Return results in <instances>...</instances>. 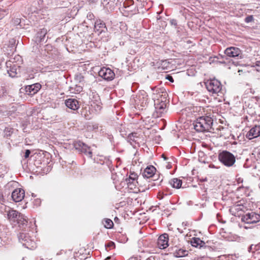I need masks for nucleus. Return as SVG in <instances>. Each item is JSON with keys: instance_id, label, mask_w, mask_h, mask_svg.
Listing matches in <instances>:
<instances>
[{"instance_id": "nucleus-1", "label": "nucleus", "mask_w": 260, "mask_h": 260, "mask_svg": "<svg viewBox=\"0 0 260 260\" xmlns=\"http://www.w3.org/2000/svg\"><path fill=\"white\" fill-rule=\"evenodd\" d=\"M213 119L211 115L198 118L193 123L194 128L199 132L210 131L212 128Z\"/></svg>"}, {"instance_id": "nucleus-2", "label": "nucleus", "mask_w": 260, "mask_h": 260, "mask_svg": "<svg viewBox=\"0 0 260 260\" xmlns=\"http://www.w3.org/2000/svg\"><path fill=\"white\" fill-rule=\"evenodd\" d=\"M18 240L22 245L26 248L32 249L36 247V242L29 234L21 233L18 235Z\"/></svg>"}, {"instance_id": "nucleus-3", "label": "nucleus", "mask_w": 260, "mask_h": 260, "mask_svg": "<svg viewBox=\"0 0 260 260\" xmlns=\"http://www.w3.org/2000/svg\"><path fill=\"white\" fill-rule=\"evenodd\" d=\"M218 159L224 166L229 167L232 166L236 161L234 155L227 151H223L220 153Z\"/></svg>"}, {"instance_id": "nucleus-4", "label": "nucleus", "mask_w": 260, "mask_h": 260, "mask_svg": "<svg viewBox=\"0 0 260 260\" xmlns=\"http://www.w3.org/2000/svg\"><path fill=\"white\" fill-rule=\"evenodd\" d=\"M205 84L207 90L212 94H217L222 88L220 82L216 79L208 80Z\"/></svg>"}, {"instance_id": "nucleus-5", "label": "nucleus", "mask_w": 260, "mask_h": 260, "mask_svg": "<svg viewBox=\"0 0 260 260\" xmlns=\"http://www.w3.org/2000/svg\"><path fill=\"white\" fill-rule=\"evenodd\" d=\"M162 96V94L160 93H153L152 99L154 101V105L156 112L159 115L164 113L166 108V104L161 99L160 102L159 98Z\"/></svg>"}, {"instance_id": "nucleus-6", "label": "nucleus", "mask_w": 260, "mask_h": 260, "mask_svg": "<svg viewBox=\"0 0 260 260\" xmlns=\"http://www.w3.org/2000/svg\"><path fill=\"white\" fill-rule=\"evenodd\" d=\"M241 219L242 221L248 224L256 223L260 221V215L251 212L243 216Z\"/></svg>"}, {"instance_id": "nucleus-7", "label": "nucleus", "mask_w": 260, "mask_h": 260, "mask_svg": "<svg viewBox=\"0 0 260 260\" xmlns=\"http://www.w3.org/2000/svg\"><path fill=\"white\" fill-rule=\"evenodd\" d=\"M135 103L141 107H145L148 103V95L144 90L140 91L136 95Z\"/></svg>"}, {"instance_id": "nucleus-8", "label": "nucleus", "mask_w": 260, "mask_h": 260, "mask_svg": "<svg viewBox=\"0 0 260 260\" xmlns=\"http://www.w3.org/2000/svg\"><path fill=\"white\" fill-rule=\"evenodd\" d=\"M74 147L75 149L79 152L84 153L89 157H91L92 151L90 148L85 143L80 141L77 142L74 144Z\"/></svg>"}, {"instance_id": "nucleus-9", "label": "nucleus", "mask_w": 260, "mask_h": 260, "mask_svg": "<svg viewBox=\"0 0 260 260\" xmlns=\"http://www.w3.org/2000/svg\"><path fill=\"white\" fill-rule=\"evenodd\" d=\"M172 242L173 243V244L175 245L173 249V254L175 256L181 257L187 255L188 251L181 248L178 249V247H177V245L178 244V239L174 238L172 240Z\"/></svg>"}, {"instance_id": "nucleus-10", "label": "nucleus", "mask_w": 260, "mask_h": 260, "mask_svg": "<svg viewBox=\"0 0 260 260\" xmlns=\"http://www.w3.org/2000/svg\"><path fill=\"white\" fill-rule=\"evenodd\" d=\"M100 77L106 80H112L115 77V74L112 70L109 68H103L99 72Z\"/></svg>"}, {"instance_id": "nucleus-11", "label": "nucleus", "mask_w": 260, "mask_h": 260, "mask_svg": "<svg viewBox=\"0 0 260 260\" xmlns=\"http://www.w3.org/2000/svg\"><path fill=\"white\" fill-rule=\"evenodd\" d=\"M225 54L229 57H241V51L237 47H231L226 48L224 51Z\"/></svg>"}, {"instance_id": "nucleus-12", "label": "nucleus", "mask_w": 260, "mask_h": 260, "mask_svg": "<svg viewBox=\"0 0 260 260\" xmlns=\"http://www.w3.org/2000/svg\"><path fill=\"white\" fill-rule=\"evenodd\" d=\"M25 195L24 190L21 188H17L15 189L12 193V198L15 202L21 201Z\"/></svg>"}, {"instance_id": "nucleus-13", "label": "nucleus", "mask_w": 260, "mask_h": 260, "mask_svg": "<svg viewBox=\"0 0 260 260\" xmlns=\"http://www.w3.org/2000/svg\"><path fill=\"white\" fill-rule=\"evenodd\" d=\"M169 237L168 235L164 234L160 235L157 240V245L160 249H165L168 246Z\"/></svg>"}, {"instance_id": "nucleus-14", "label": "nucleus", "mask_w": 260, "mask_h": 260, "mask_svg": "<svg viewBox=\"0 0 260 260\" xmlns=\"http://www.w3.org/2000/svg\"><path fill=\"white\" fill-rule=\"evenodd\" d=\"M260 136V125H255L252 127L246 135L249 140L257 138Z\"/></svg>"}, {"instance_id": "nucleus-15", "label": "nucleus", "mask_w": 260, "mask_h": 260, "mask_svg": "<svg viewBox=\"0 0 260 260\" xmlns=\"http://www.w3.org/2000/svg\"><path fill=\"white\" fill-rule=\"evenodd\" d=\"M66 106L71 110H77L79 108L78 101L75 99H69L65 101Z\"/></svg>"}, {"instance_id": "nucleus-16", "label": "nucleus", "mask_w": 260, "mask_h": 260, "mask_svg": "<svg viewBox=\"0 0 260 260\" xmlns=\"http://www.w3.org/2000/svg\"><path fill=\"white\" fill-rule=\"evenodd\" d=\"M22 214L15 210H10L7 213L9 220L12 222H16Z\"/></svg>"}, {"instance_id": "nucleus-17", "label": "nucleus", "mask_w": 260, "mask_h": 260, "mask_svg": "<svg viewBox=\"0 0 260 260\" xmlns=\"http://www.w3.org/2000/svg\"><path fill=\"white\" fill-rule=\"evenodd\" d=\"M156 169L153 166H150L146 167L142 175L144 178H149L152 177L155 172Z\"/></svg>"}, {"instance_id": "nucleus-18", "label": "nucleus", "mask_w": 260, "mask_h": 260, "mask_svg": "<svg viewBox=\"0 0 260 260\" xmlns=\"http://www.w3.org/2000/svg\"><path fill=\"white\" fill-rule=\"evenodd\" d=\"M41 88V85L39 83L29 85L26 87V92L28 94L33 95L37 93Z\"/></svg>"}, {"instance_id": "nucleus-19", "label": "nucleus", "mask_w": 260, "mask_h": 260, "mask_svg": "<svg viewBox=\"0 0 260 260\" xmlns=\"http://www.w3.org/2000/svg\"><path fill=\"white\" fill-rule=\"evenodd\" d=\"M137 177V174L135 173H131L128 179L127 180V184L131 188H132L133 186H136V184L138 183L136 180Z\"/></svg>"}, {"instance_id": "nucleus-20", "label": "nucleus", "mask_w": 260, "mask_h": 260, "mask_svg": "<svg viewBox=\"0 0 260 260\" xmlns=\"http://www.w3.org/2000/svg\"><path fill=\"white\" fill-rule=\"evenodd\" d=\"M191 245L195 247H202L205 245V243L199 238H193L190 241Z\"/></svg>"}, {"instance_id": "nucleus-21", "label": "nucleus", "mask_w": 260, "mask_h": 260, "mask_svg": "<svg viewBox=\"0 0 260 260\" xmlns=\"http://www.w3.org/2000/svg\"><path fill=\"white\" fill-rule=\"evenodd\" d=\"M171 185L175 188H179L182 185V180L177 178H173L170 181Z\"/></svg>"}, {"instance_id": "nucleus-22", "label": "nucleus", "mask_w": 260, "mask_h": 260, "mask_svg": "<svg viewBox=\"0 0 260 260\" xmlns=\"http://www.w3.org/2000/svg\"><path fill=\"white\" fill-rule=\"evenodd\" d=\"M16 222L19 224V226H22L23 228L24 225H26L27 223V218L24 215L21 214Z\"/></svg>"}, {"instance_id": "nucleus-23", "label": "nucleus", "mask_w": 260, "mask_h": 260, "mask_svg": "<svg viewBox=\"0 0 260 260\" xmlns=\"http://www.w3.org/2000/svg\"><path fill=\"white\" fill-rule=\"evenodd\" d=\"M104 226L107 229H111L113 226V222L110 219H106L105 220Z\"/></svg>"}, {"instance_id": "nucleus-24", "label": "nucleus", "mask_w": 260, "mask_h": 260, "mask_svg": "<svg viewBox=\"0 0 260 260\" xmlns=\"http://www.w3.org/2000/svg\"><path fill=\"white\" fill-rule=\"evenodd\" d=\"M169 66V62L167 60H162L160 62L158 69L164 70L167 69Z\"/></svg>"}, {"instance_id": "nucleus-25", "label": "nucleus", "mask_w": 260, "mask_h": 260, "mask_svg": "<svg viewBox=\"0 0 260 260\" xmlns=\"http://www.w3.org/2000/svg\"><path fill=\"white\" fill-rule=\"evenodd\" d=\"M8 73L9 74V76L12 77H14L17 74V69L14 67H13L9 71H8Z\"/></svg>"}, {"instance_id": "nucleus-26", "label": "nucleus", "mask_w": 260, "mask_h": 260, "mask_svg": "<svg viewBox=\"0 0 260 260\" xmlns=\"http://www.w3.org/2000/svg\"><path fill=\"white\" fill-rule=\"evenodd\" d=\"M136 133H131L130 134H129V135L128 136V137H127V141L131 143V144L132 143V142H135L136 140H135V138L136 137Z\"/></svg>"}, {"instance_id": "nucleus-27", "label": "nucleus", "mask_w": 260, "mask_h": 260, "mask_svg": "<svg viewBox=\"0 0 260 260\" xmlns=\"http://www.w3.org/2000/svg\"><path fill=\"white\" fill-rule=\"evenodd\" d=\"M46 33H47V30L43 29L41 31L40 33L38 34V37H39L40 38L41 41L42 40H43L44 37H45Z\"/></svg>"}, {"instance_id": "nucleus-28", "label": "nucleus", "mask_w": 260, "mask_h": 260, "mask_svg": "<svg viewBox=\"0 0 260 260\" xmlns=\"http://www.w3.org/2000/svg\"><path fill=\"white\" fill-rule=\"evenodd\" d=\"M21 20L20 18H16L14 19L13 20V23L15 25H19L20 26H21L22 25L21 24Z\"/></svg>"}, {"instance_id": "nucleus-29", "label": "nucleus", "mask_w": 260, "mask_h": 260, "mask_svg": "<svg viewBox=\"0 0 260 260\" xmlns=\"http://www.w3.org/2000/svg\"><path fill=\"white\" fill-rule=\"evenodd\" d=\"M30 153V151L29 150H28V149L26 150L25 152L24 157L25 158L28 157Z\"/></svg>"}, {"instance_id": "nucleus-30", "label": "nucleus", "mask_w": 260, "mask_h": 260, "mask_svg": "<svg viewBox=\"0 0 260 260\" xmlns=\"http://www.w3.org/2000/svg\"><path fill=\"white\" fill-rule=\"evenodd\" d=\"M115 244L113 242H109L107 245H106V247H114Z\"/></svg>"}, {"instance_id": "nucleus-31", "label": "nucleus", "mask_w": 260, "mask_h": 260, "mask_svg": "<svg viewBox=\"0 0 260 260\" xmlns=\"http://www.w3.org/2000/svg\"><path fill=\"white\" fill-rule=\"evenodd\" d=\"M253 19V17L252 16H248V17H247L246 18H245V21L246 22H249L250 21H251Z\"/></svg>"}, {"instance_id": "nucleus-32", "label": "nucleus", "mask_w": 260, "mask_h": 260, "mask_svg": "<svg viewBox=\"0 0 260 260\" xmlns=\"http://www.w3.org/2000/svg\"><path fill=\"white\" fill-rule=\"evenodd\" d=\"M166 79H168L169 81H170V82H174V80H173V78L172 76H169V75H167V77H166Z\"/></svg>"}, {"instance_id": "nucleus-33", "label": "nucleus", "mask_w": 260, "mask_h": 260, "mask_svg": "<svg viewBox=\"0 0 260 260\" xmlns=\"http://www.w3.org/2000/svg\"><path fill=\"white\" fill-rule=\"evenodd\" d=\"M235 210H241V206L240 205H237L235 207Z\"/></svg>"}, {"instance_id": "nucleus-34", "label": "nucleus", "mask_w": 260, "mask_h": 260, "mask_svg": "<svg viewBox=\"0 0 260 260\" xmlns=\"http://www.w3.org/2000/svg\"><path fill=\"white\" fill-rule=\"evenodd\" d=\"M171 23L172 24H173L174 25H176L177 24L176 21L175 20H172L171 21Z\"/></svg>"}, {"instance_id": "nucleus-35", "label": "nucleus", "mask_w": 260, "mask_h": 260, "mask_svg": "<svg viewBox=\"0 0 260 260\" xmlns=\"http://www.w3.org/2000/svg\"><path fill=\"white\" fill-rule=\"evenodd\" d=\"M99 25H102V26H103L104 24H102V23L97 24V23H95V29H96V28H97V27H98V26ZM99 27H101V26H100Z\"/></svg>"}, {"instance_id": "nucleus-36", "label": "nucleus", "mask_w": 260, "mask_h": 260, "mask_svg": "<svg viewBox=\"0 0 260 260\" xmlns=\"http://www.w3.org/2000/svg\"><path fill=\"white\" fill-rule=\"evenodd\" d=\"M166 168L168 169H170L171 168V165L169 164H168L167 166H166Z\"/></svg>"}, {"instance_id": "nucleus-37", "label": "nucleus", "mask_w": 260, "mask_h": 260, "mask_svg": "<svg viewBox=\"0 0 260 260\" xmlns=\"http://www.w3.org/2000/svg\"><path fill=\"white\" fill-rule=\"evenodd\" d=\"M162 157H163V158H164V159L165 160H167V159H168V158H167L166 156H165L164 154H162Z\"/></svg>"}, {"instance_id": "nucleus-38", "label": "nucleus", "mask_w": 260, "mask_h": 260, "mask_svg": "<svg viewBox=\"0 0 260 260\" xmlns=\"http://www.w3.org/2000/svg\"><path fill=\"white\" fill-rule=\"evenodd\" d=\"M146 260H155V259H154V257H150L148 258Z\"/></svg>"}, {"instance_id": "nucleus-39", "label": "nucleus", "mask_w": 260, "mask_h": 260, "mask_svg": "<svg viewBox=\"0 0 260 260\" xmlns=\"http://www.w3.org/2000/svg\"><path fill=\"white\" fill-rule=\"evenodd\" d=\"M252 245H251V246H250V247L249 248V251H250L251 250V248H252Z\"/></svg>"}, {"instance_id": "nucleus-40", "label": "nucleus", "mask_w": 260, "mask_h": 260, "mask_svg": "<svg viewBox=\"0 0 260 260\" xmlns=\"http://www.w3.org/2000/svg\"><path fill=\"white\" fill-rule=\"evenodd\" d=\"M260 64V62H258V63L257 64V66H259Z\"/></svg>"}, {"instance_id": "nucleus-41", "label": "nucleus", "mask_w": 260, "mask_h": 260, "mask_svg": "<svg viewBox=\"0 0 260 260\" xmlns=\"http://www.w3.org/2000/svg\"><path fill=\"white\" fill-rule=\"evenodd\" d=\"M89 1H91V2H94V0H89Z\"/></svg>"}]
</instances>
